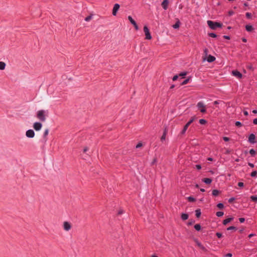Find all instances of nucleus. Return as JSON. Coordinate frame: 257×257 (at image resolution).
<instances>
[{
    "label": "nucleus",
    "instance_id": "f257e3e1",
    "mask_svg": "<svg viewBox=\"0 0 257 257\" xmlns=\"http://www.w3.org/2000/svg\"><path fill=\"white\" fill-rule=\"evenodd\" d=\"M208 26L212 30H215L217 28H221L222 26V24L212 21H207V22Z\"/></svg>",
    "mask_w": 257,
    "mask_h": 257
},
{
    "label": "nucleus",
    "instance_id": "f03ea898",
    "mask_svg": "<svg viewBox=\"0 0 257 257\" xmlns=\"http://www.w3.org/2000/svg\"><path fill=\"white\" fill-rule=\"evenodd\" d=\"M45 112L44 110H40L37 113V118L41 121H45L46 120Z\"/></svg>",
    "mask_w": 257,
    "mask_h": 257
},
{
    "label": "nucleus",
    "instance_id": "7ed1b4c3",
    "mask_svg": "<svg viewBox=\"0 0 257 257\" xmlns=\"http://www.w3.org/2000/svg\"><path fill=\"white\" fill-rule=\"evenodd\" d=\"M195 117H192L190 120L184 125L183 130L181 132L180 134L181 135H184L185 134L187 130L188 129L189 126L193 122L195 119Z\"/></svg>",
    "mask_w": 257,
    "mask_h": 257
},
{
    "label": "nucleus",
    "instance_id": "20e7f679",
    "mask_svg": "<svg viewBox=\"0 0 257 257\" xmlns=\"http://www.w3.org/2000/svg\"><path fill=\"white\" fill-rule=\"evenodd\" d=\"M144 31L146 36V39L150 40L152 39V36L150 33L149 28L147 26H145L144 27Z\"/></svg>",
    "mask_w": 257,
    "mask_h": 257
},
{
    "label": "nucleus",
    "instance_id": "39448f33",
    "mask_svg": "<svg viewBox=\"0 0 257 257\" xmlns=\"http://www.w3.org/2000/svg\"><path fill=\"white\" fill-rule=\"evenodd\" d=\"M197 106L198 108H201V109L200 110L201 112L204 113L206 112V109L205 108V105L204 104L203 102L200 101L198 102Z\"/></svg>",
    "mask_w": 257,
    "mask_h": 257
},
{
    "label": "nucleus",
    "instance_id": "423d86ee",
    "mask_svg": "<svg viewBox=\"0 0 257 257\" xmlns=\"http://www.w3.org/2000/svg\"><path fill=\"white\" fill-rule=\"evenodd\" d=\"M128 19L130 21V23L134 26L135 29L136 30H139V27L136 22V21L132 18V17L131 16H129L128 17Z\"/></svg>",
    "mask_w": 257,
    "mask_h": 257
},
{
    "label": "nucleus",
    "instance_id": "0eeeda50",
    "mask_svg": "<svg viewBox=\"0 0 257 257\" xmlns=\"http://www.w3.org/2000/svg\"><path fill=\"white\" fill-rule=\"evenodd\" d=\"M26 136L29 138H33L35 136V132L33 130H29L26 133Z\"/></svg>",
    "mask_w": 257,
    "mask_h": 257
},
{
    "label": "nucleus",
    "instance_id": "6e6552de",
    "mask_svg": "<svg viewBox=\"0 0 257 257\" xmlns=\"http://www.w3.org/2000/svg\"><path fill=\"white\" fill-rule=\"evenodd\" d=\"M248 141L250 144H253L256 143L255 142V136L253 134H251L248 137Z\"/></svg>",
    "mask_w": 257,
    "mask_h": 257
},
{
    "label": "nucleus",
    "instance_id": "1a4fd4ad",
    "mask_svg": "<svg viewBox=\"0 0 257 257\" xmlns=\"http://www.w3.org/2000/svg\"><path fill=\"white\" fill-rule=\"evenodd\" d=\"M42 127V124L39 122H36L34 123L33 127L36 131H40Z\"/></svg>",
    "mask_w": 257,
    "mask_h": 257
},
{
    "label": "nucleus",
    "instance_id": "9d476101",
    "mask_svg": "<svg viewBox=\"0 0 257 257\" xmlns=\"http://www.w3.org/2000/svg\"><path fill=\"white\" fill-rule=\"evenodd\" d=\"M63 228L66 231H69L71 228V224L67 221H65L63 223Z\"/></svg>",
    "mask_w": 257,
    "mask_h": 257
},
{
    "label": "nucleus",
    "instance_id": "9b49d317",
    "mask_svg": "<svg viewBox=\"0 0 257 257\" xmlns=\"http://www.w3.org/2000/svg\"><path fill=\"white\" fill-rule=\"evenodd\" d=\"M119 7H120V6L118 4H115L114 5L113 10H112V15L113 16H116L117 12L118 11Z\"/></svg>",
    "mask_w": 257,
    "mask_h": 257
},
{
    "label": "nucleus",
    "instance_id": "f8f14e48",
    "mask_svg": "<svg viewBox=\"0 0 257 257\" xmlns=\"http://www.w3.org/2000/svg\"><path fill=\"white\" fill-rule=\"evenodd\" d=\"M233 76L237 77L238 78H241L242 77V74L237 70H233L232 71Z\"/></svg>",
    "mask_w": 257,
    "mask_h": 257
},
{
    "label": "nucleus",
    "instance_id": "ddd939ff",
    "mask_svg": "<svg viewBox=\"0 0 257 257\" xmlns=\"http://www.w3.org/2000/svg\"><path fill=\"white\" fill-rule=\"evenodd\" d=\"M169 4V0H164L163 2L162 3V7L163 8L166 10L168 9V6Z\"/></svg>",
    "mask_w": 257,
    "mask_h": 257
},
{
    "label": "nucleus",
    "instance_id": "4468645a",
    "mask_svg": "<svg viewBox=\"0 0 257 257\" xmlns=\"http://www.w3.org/2000/svg\"><path fill=\"white\" fill-rule=\"evenodd\" d=\"M245 28L246 31H247L248 32H252L254 30V29L253 27V26L250 25H246Z\"/></svg>",
    "mask_w": 257,
    "mask_h": 257
},
{
    "label": "nucleus",
    "instance_id": "2eb2a0df",
    "mask_svg": "<svg viewBox=\"0 0 257 257\" xmlns=\"http://www.w3.org/2000/svg\"><path fill=\"white\" fill-rule=\"evenodd\" d=\"M233 220V217H229V218H227L225 219H224L223 221V224L225 225H226L227 223H228L229 222H230V221H232Z\"/></svg>",
    "mask_w": 257,
    "mask_h": 257
},
{
    "label": "nucleus",
    "instance_id": "dca6fc26",
    "mask_svg": "<svg viewBox=\"0 0 257 257\" xmlns=\"http://www.w3.org/2000/svg\"><path fill=\"white\" fill-rule=\"evenodd\" d=\"M215 60V57L212 56V55H209L207 58V61L208 62H212L213 61H214Z\"/></svg>",
    "mask_w": 257,
    "mask_h": 257
},
{
    "label": "nucleus",
    "instance_id": "f3484780",
    "mask_svg": "<svg viewBox=\"0 0 257 257\" xmlns=\"http://www.w3.org/2000/svg\"><path fill=\"white\" fill-rule=\"evenodd\" d=\"M188 214L187 213H182L181 218L183 220H186L188 218Z\"/></svg>",
    "mask_w": 257,
    "mask_h": 257
},
{
    "label": "nucleus",
    "instance_id": "a211bd4d",
    "mask_svg": "<svg viewBox=\"0 0 257 257\" xmlns=\"http://www.w3.org/2000/svg\"><path fill=\"white\" fill-rule=\"evenodd\" d=\"M203 182L207 184H209L212 182V179L210 178H204L203 179Z\"/></svg>",
    "mask_w": 257,
    "mask_h": 257
},
{
    "label": "nucleus",
    "instance_id": "6ab92c4d",
    "mask_svg": "<svg viewBox=\"0 0 257 257\" xmlns=\"http://www.w3.org/2000/svg\"><path fill=\"white\" fill-rule=\"evenodd\" d=\"M201 212L200 209H198L195 210V215L196 217L199 218L201 216Z\"/></svg>",
    "mask_w": 257,
    "mask_h": 257
},
{
    "label": "nucleus",
    "instance_id": "aec40b11",
    "mask_svg": "<svg viewBox=\"0 0 257 257\" xmlns=\"http://www.w3.org/2000/svg\"><path fill=\"white\" fill-rule=\"evenodd\" d=\"M6 63L4 62L0 61V70H3L5 69Z\"/></svg>",
    "mask_w": 257,
    "mask_h": 257
},
{
    "label": "nucleus",
    "instance_id": "412c9836",
    "mask_svg": "<svg viewBox=\"0 0 257 257\" xmlns=\"http://www.w3.org/2000/svg\"><path fill=\"white\" fill-rule=\"evenodd\" d=\"M180 25V22L179 20H178L176 23L173 26L174 29H178L179 28Z\"/></svg>",
    "mask_w": 257,
    "mask_h": 257
},
{
    "label": "nucleus",
    "instance_id": "4be33fe9",
    "mask_svg": "<svg viewBox=\"0 0 257 257\" xmlns=\"http://www.w3.org/2000/svg\"><path fill=\"white\" fill-rule=\"evenodd\" d=\"M220 191L218 190H216V189H214V190H212V195L214 196H217L219 193Z\"/></svg>",
    "mask_w": 257,
    "mask_h": 257
},
{
    "label": "nucleus",
    "instance_id": "5701e85b",
    "mask_svg": "<svg viewBox=\"0 0 257 257\" xmlns=\"http://www.w3.org/2000/svg\"><path fill=\"white\" fill-rule=\"evenodd\" d=\"M48 133H49V129L47 128V129L45 130V132L44 133V135H43L44 139L46 141L47 140V136H48Z\"/></svg>",
    "mask_w": 257,
    "mask_h": 257
},
{
    "label": "nucleus",
    "instance_id": "b1692460",
    "mask_svg": "<svg viewBox=\"0 0 257 257\" xmlns=\"http://www.w3.org/2000/svg\"><path fill=\"white\" fill-rule=\"evenodd\" d=\"M194 228L197 231H200L201 229V227L199 224H196L194 225Z\"/></svg>",
    "mask_w": 257,
    "mask_h": 257
},
{
    "label": "nucleus",
    "instance_id": "393cba45",
    "mask_svg": "<svg viewBox=\"0 0 257 257\" xmlns=\"http://www.w3.org/2000/svg\"><path fill=\"white\" fill-rule=\"evenodd\" d=\"M166 134H167L166 131L165 130L164 133H163V135L162 136V137L161 138V141H164L165 140Z\"/></svg>",
    "mask_w": 257,
    "mask_h": 257
},
{
    "label": "nucleus",
    "instance_id": "a878e982",
    "mask_svg": "<svg viewBox=\"0 0 257 257\" xmlns=\"http://www.w3.org/2000/svg\"><path fill=\"white\" fill-rule=\"evenodd\" d=\"M92 18V15H89L85 18V21L86 22H89Z\"/></svg>",
    "mask_w": 257,
    "mask_h": 257
},
{
    "label": "nucleus",
    "instance_id": "bb28decb",
    "mask_svg": "<svg viewBox=\"0 0 257 257\" xmlns=\"http://www.w3.org/2000/svg\"><path fill=\"white\" fill-rule=\"evenodd\" d=\"M250 199L252 201L257 202V196L256 195L251 196Z\"/></svg>",
    "mask_w": 257,
    "mask_h": 257
},
{
    "label": "nucleus",
    "instance_id": "cd10ccee",
    "mask_svg": "<svg viewBox=\"0 0 257 257\" xmlns=\"http://www.w3.org/2000/svg\"><path fill=\"white\" fill-rule=\"evenodd\" d=\"M249 153L252 156H254L256 154V152L254 150L252 149L249 150Z\"/></svg>",
    "mask_w": 257,
    "mask_h": 257
},
{
    "label": "nucleus",
    "instance_id": "c85d7f7f",
    "mask_svg": "<svg viewBox=\"0 0 257 257\" xmlns=\"http://www.w3.org/2000/svg\"><path fill=\"white\" fill-rule=\"evenodd\" d=\"M224 214L223 212L222 211H218L216 212V215L218 217H221Z\"/></svg>",
    "mask_w": 257,
    "mask_h": 257
},
{
    "label": "nucleus",
    "instance_id": "c756f323",
    "mask_svg": "<svg viewBox=\"0 0 257 257\" xmlns=\"http://www.w3.org/2000/svg\"><path fill=\"white\" fill-rule=\"evenodd\" d=\"M256 175H257L256 171H253L250 174V176L252 177H256Z\"/></svg>",
    "mask_w": 257,
    "mask_h": 257
},
{
    "label": "nucleus",
    "instance_id": "7c9ffc66",
    "mask_svg": "<svg viewBox=\"0 0 257 257\" xmlns=\"http://www.w3.org/2000/svg\"><path fill=\"white\" fill-rule=\"evenodd\" d=\"M207 122V121L205 119H199V123L201 124H205Z\"/></svg>",
    "mask_w": 257,
    "mask_h": 257
},
{
    "label": "nucleus",
    "instance_id": "2f4dec72",
    "mask_svg": "<svg viewBox=\"0 0 257 257\" xmlns=\"http://www.w3.org/2000/svg\"><path fill=\"white\" fill-rule=\"evenodd\" d=\"M208 36L210 37L216 38L217 37V35L214 33H208Z\"/></svg>",
    "mask_w": 257,
    "mask_h": 257
},
{
    "label": "nucleus",
    "instance_id": "473e14b6",
    "mask_svg": "<svg viewBox=\"0 0 257 257\" xmlns=\"http://www.w3.org/2000/svg\"><path fill=\"white\" fill-rule=\"evenodd\" d=\"M237 227H235V226H230V227H228L227 228V230H237Z\"/></svg>",
    "mask_w": 257,
    "mask_h": 257
},
{
    "label": "nucleus",
    "instance_id": "72a5a7b5",
    "mask_svg": "<svg viewBox=\"0 0 257 257\" xmlns=\"http://www.w3.org/2000/svg\"><path fill=\"white\" fill-rule=\"evenodd\" d=\"M188 200L189 202H194L195 201V199L192 196H189L188 197Z\"/></svg>",
    "mask_w": 257,
    "mask_h": 257
},
{
    "label": "nucleus",
    "instance_id": "f704fd0d",
    "mask_svg": "<svg viewBox=\"0 0 257 257\" xmlns=\"http://www.w3.org/2000/svg\"><path fill=\"white\" fill-rule=\"evenodd\" d=\"M189 81V78L186 79L181 83V85H185V84H187L188 83Z\"/></svg>",
    "mask_w": 257,
    "mask_h": 257
},
{
    "label": "nucleus",
    "instance_id": "c9c22d12",
    "mask_svg": "<svg viewBox=\"0 0 257 257\" xmlns=\"http://www.w3.org/2000/svg\"><path fill=\"white\" fill-rule=\"evenodd\" d=\"M246 17L248 19H250L251 18V14L250 13L247 12L245 14Z\"/></svg>",
    "mask_w": 257,
    "mask_h": 257
},
{
    "label": "nucleus",
    "instance_id": "e433bc0d",
    "mask_svg": "<svg viewBox=\"0 0 257 257\" xmlns=\"http://www.w3.org/2000/svg\"><path fill=\"white\" fill-rule=\"evenodd\" d=\"M235 125L237 127H240L242 125V123L240 121H237L235 122Z\"/></svg>",
    "mask_w": 257,
    "mask_h": 257
},
{
    "label": "nucleus",
    "instance_id": "4c0bfd02",
    "mask_svg": "<svg viewBox=\"0 0 257 257\" xmlns=\"http://www.w3.org/2000/svg\"><path fill=\"white\" fill-rule=\"evenodd\" d=\"M217 206L219 208V209H222L224 207V205L223 203H218L217 205Z\"/></svg>",
    "mask_w": 257,
    "mask_h": 257
},
{
    "label": "nucleus",
    "instance_id": "58836bf2",
    "mask_svg": "<svg viewBox=\"0 0 257 257\" xmlns=\"http://www.w3.org/2000/svg\"><path fill=\"white\" fill-rule=\"evenodd\" d=\"M235 200V198L234 197H231L228 199V202L229 203H232L234 200Z\"/></svg>",
    "mask_w": 257,
    "mask_h": 257
},
{
    "label": "nucleus",
    "instance_id": "ea45409f",
    "mask_svg": "<svg viewBox=\"0 0 257 257\" xmlns=\"http://www.w3.org/2000/svg\"><path fill=\"white\" fill-rule=\"evenodd\" d=\"M216 235L218 238H221L222 237V234L220 232H217Z\"/></svg>",
    "mask_w": 257,
    "mask_h": 257
},
{
    "label": "nucleus",
    "instance_id": "a19ab883",
    "mask_svg": "<svg viewBox=\"0 0 257 257\" xmlns=\"http://www.w3.org/2000/svg\"><path fill=\"white\" fill-rule=\"evenodd\" d=\"M186 74H187V72H181V73H180L179 74V76H182V77H183L184 76H186Z\"/></svg>",
    "mask_w": 257,
    "mask_h": 257
},
{
    "label": "nucleus",
    "instance_id": "79ce46f5",
    "mask_svg": "<svg viewBox=\"0 0 257 257\" xmlns=\"http://www.w3.org/2000/svg\"><path fill=\"white\" fill-rule=\"evenodd\" d=\"M234 14V12L233 11H232V10L229 11L228 12V16H232Z\"/></svg>",
    "mask_w": 257,
    "mask_h": 257
},
{
    "label": "nucleus",
    "instance_id": "37998d69",
    "mask_svg": "<svg viewBox=\"0 0 257 257\" xmlns=\"http://www.w3.org/2000/svg\"><path fill=\"white\" fill-rule=\"evenodd\" d=\"M194 222H195V221L194 220H191L188 222L187 224H188V225H191Z\"/></svg>",
    "mask_w": 257,
    "mask_h": 257
},
{
    "label": "nucleus",
    "instance_id": "c03bdc74",
    "mask_svg": "<svg viewBox=\"0 0 257 257\" xmlns=\"http://www.w3.org/2000/svg\"><path fill=\"white\" fill-rule=\"evenodd\" d=\"M223 140L225 141V142H228L229 141V138H228V137H224L223 138Z\"/></svg>",
    "mask_w": 257,
    "mask_h": 257
},
{
    "label": "nucleus",
    "instance_id": "a18cd8bd",
    "mask_svg": "<svg viewBox=\"0 0 257 257\" xmlns=\"http://www.w3.org/2000/svg\"><path fill=\"white\" fill-rule=\"evenodd\" d=\"M178 78V75H176L174 76L172 79L173 81H176L177 80Z\"/></svg>",
    "mask_w": 257,
    "mask_h": 257
},
{
    "label": "nucleus",
    "instance_id": "49530a36",
    "mask_svg": "<svg viewBox=\"0 0 257 257\" xmlns=\"http://www.w3.org/2000/svg\"><path fill=\"white\" fill-rule=\"evenodd\" d=\"M239 221L240 223H243L245 221V219L244 218H239Z\"/></svg>",
    "mask_w": 257,
    "mask_h": 257
},
{
    "label": "nucleus",
    "instance_id": "de8ad7c7",
    "mask_svg": "<svg viewBox=\"0 0 257 257\" xmlns=\"http://www.w3.org/2000/svg\"><path fill=\"white\" fill-rule=\"evenodd\" d=\"M247 68L248 69L251 70H253V67H252V66L251 65H248V66H247Z\"/></svg>",
    "mask_w": 257,
    "mask_h": 257
},
{
    "label": "nucleus",
    "instance_id": "09e8293b",
    "mask_svg": "<svg viewBox=\"0 0 257 257\" xmlns=\"http://www.w3.org/2000/svg\"><path fill=\"white\" fill-rule=\"evenodd\" d=\"M142 146V144L141 143H138L136 146V148H140Z\"/></svg>",
    "mask_w": 257,
    "mask_h": 257
},
{
    "label": "nucleus",
    "instance_id": "8fccbe9b",
    "mask_svg": "<svg viewBox=\"0 0 257 257\" xmlns=\"http://www.w3.org/2000/svg\"><path fill=\"white\" fill-rule=\"evenodd\" d=\"M232 254L231 253H228L225 255V257H232Z\"/></svg>",
    "mask_w": 257,
    "mask_h": 257
},
{
    "label": "nucleus",
    "instance_id": "3c124183",
    "mask_svg": "<svg viewBox=\"0 0 257 257\" xmlns=\"http://www.w3.org/2000/svg\"><path fill=\"white\" fill-rule=\"evenodd\" d=\"M196 168L198 170H200L201 169V166L200 165H196Z\"/></svg>",
    "mask_w": 257,
    "mask_h": 257
},
{
    "label": "nucleus",
    "instance_id": "603ef678",
    "mask_svg": "<svg viewBox=\"0 0 257 257\" xmlns=\"http://www.w3.org/2000/svg\"><path fill=\"white\" fill-rule=\"evenodd\" d=\"M244 185V184L243 182H238V186L239 187H243Z\"/></svg>",
    "mask_w": 257,
    "mask_h": 257
},
{
    "label": "nucleus",
    "instance_id": "864d4df0",
    "mask_svg": "<svg viewBox=\"0 0 257 257\" xmlns=\"http://www.w3.org/2000/svg\"><path fill=\"white\" fill-rule=\"evenodd\" d=\"M200 248H201L202 250H203V251H207L206 248H205L203 245L201 246V247H200Z\"/></svg>",
    "mask_w": 257,
    "mask_h": 257
},
{
    "label": "nucleus",
    "instance_id": "5fc2aeb1",
    "mask_svg": "<svg viewBox=\"0 0 257 257\" xmlns=\"http://www.w3.org/2000/svg\"><path fill=\"white\" fill-rule=\"evenodd\" d=\"M223 38L225 39H227V40H229L230 39V37L229 36H227V35H224L223 36Z\"/></svg>",
    "mask_w": 257,
    "mask_h": 257
},
{
    "label": "nucleus",
    "instance_id": "6e6d98bb",
    "mask_svg": "<svg viewBox=\"0 0 257 257\" xmlns=\"http://www.w3.org/2000/svg\"><path fill=\"white\" fill-rule=\"evenodd\" d=\"M243 112L244 115L245 116H247L248 115V113L246 110H243Z\"/></svg>",
    "mask_w": 257,
    "mask_h": 257
},
{
    "label": "nucleus",
    "instance_id": "4d7b16f0",
    "mask_svg": "<svg viewBox=\"0 0 257 257\" xmlns=\"http://www.w3.org/2000/svg\"><path fill=\"white\" fill-rule=\"evenodd\" d=\"M253 123L254 124H257V118L253 119Z\"/></svg>",
    "mask_w": 257,
    "mask_h": 257
},
{
    "label": "nucleus",
    "instance_id": "13d9d810",
    "mask_svg": "<svg viewBox=\"0 0 257 257\" xmlns=\"http://www.w3.org/2000/svg\"><path fill=\"white\" fill-rule=\"evenodd\" d=\"M248 165L249 166H250L251 168H253L254 167V164H252V163H248Z\"/></svg>",
    "mask_w": 257,
    "mask_h": 257
},
{
    "label": "nucleus",
    "instance_id": "bf43d9fd",
    "mask_svg": "<svg viewBox=\"0 0 257 257\" xmlns=\"http://www.w3.org/2000/svg\"><path fill=\"white\" fill-rule=\"evenodd\" d=\"M122 250V247L121 246H118L117 248V251H118V250H120V251H121Z\"/></svg>",
    "mask_w": 257,
    "mask_h": 257
},
{
    "label": "nucleus",
    "instance_id": "052dcab7",
    "mask_svg": "<svg viewBox=\"0 0 257 257\" xmlns=\"http://www.w3.org/2000/svg\"><path fill=\"white\" fill-rule=\"evenodd\" d=\"M208 52V49L207 48H205V49H204V54L205 55L207 54Z\"/></svg>",
    "mask_w": 257,
    "mask_h": 257
},
{
    "label": "nucleus",
    "instance_id": "680f3d73",
    "mask_svg": "<svg viewBox=\"0 0 257 257\" xmlns=\"http://www.w3.org/2000/svg\"><path fill=\"white\" fill-rule=\"evenodd\" d=\"M220 103V101L219 100H216L215 101H214L213 103L214 104H218L219 103Z\"/></svg>",
    "mask_w": 257,
    "mask_h": 257
},
{
    "label": "nucleus",
    "instance_id": "e2e57ef3",
    "mask_svg": "<svg viewBox=\"0 0 257 257\" xmlns=\"http://www.w3.org/2000/svg\"><path fill=\"white\" fill-rule=\"evenodd\" d=\"M241 40H242V41L243 42H244V43H245V42H247V39H246V38H242L241 39Z\"/></svg>",
    "mask_w": 257,
    "mask_h": 257
},
{
    "label": "nucleus",
    "instance_id": "0e129e2a",
    "mask_svg": "<svg viewBox=\"0 0 257 257\" xmlns=\"http://www.w3.org/2000/svg\"><path fill=\"white\" fill-rule=\"evenodd\" d=\"M123 213V211L122 210H119L118 212V214L120 215V214H121Z\"/></svg>",
    "mask_w": 257,
    "mask_h": 257
},
{
    "label": "nucleus",
    "instance_id": "69168bd1",
    "mask_svg": "<svg viewBox=\"0 0 257 257\" xmlns=\"http://www.w3.org/2000/svg\"><path fill=\"white\" fill-rule=\"evenodd\" d=\"M88 150V148L86 147L83 149V152L86 153Z\"/></svg>",
    "mask_w": 257,
    "mask_h": 257
},
{
    "label": "nucleus",
    "instance_id": "338daca9",
    "mask_svg": "<svg viewBox=\"0 0 257 257\" xmlns=\"http://www.w3.org/2000/svg\"><path fill=\"white\" fill-rule=\"evenodd\" d=\"M156 162H157V159L155 158L153 160V161L152 163V164L153 165V164H155Z\"/></svg>",
    "mask_w": 257,
    "mask_h": 257
},
{
    "label": "nucleus",
    "instance_id": "774afa93",
    "mask_svg": "<svg viewBox=\"0 0 257 257\" xmlns=\"http://www.w3.org/2000/svg\"><path fill=\"white\" fill-rule=\"evenodd\" d=\"M254 234H253V233H251L250 234L248 235V237L249 238H251L252 236H254Z\"/></svg>",
    "mask_w": 257,
    "mask_h": 257
}]
</instances>
